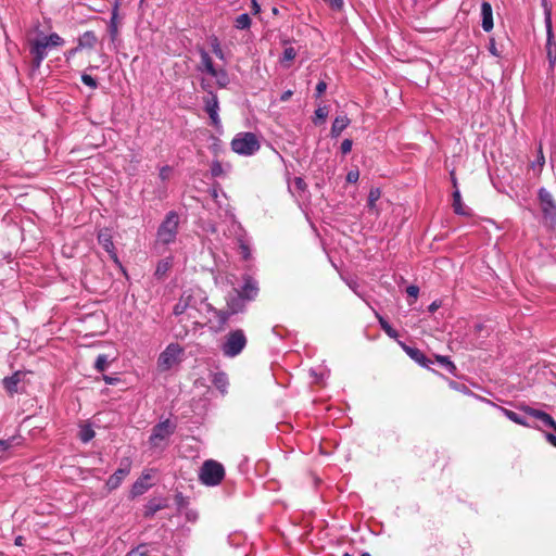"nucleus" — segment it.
<instances>
[{
	"instance_id": "f257e3e1",
	"label": "nucleus",
	"mask_w": 556,
	"mask_h": 556,
	"mask_svg": "<svg viewBox=\"0 0 556 556\" xmlns=\"http://www.w3.org/2000/svg\"><path fill=\"white\" fill-rule=\"evenodd\" d=\"M204 309H212V304L206 302L201 290L189 289L182 292L174 306V314L176 316L187 314L188 318L197 319L198 314L204 313Z\"/></svg>"
},
{
	"instance_id": "f03ea898",
	"label": "nucleus",
	"mask_w": 556,
	"mask_h": 556,
	"mask_svg": "<svg viewBox=\"0 0 556 556\" xmlns=\"http://www.w3.org/2000/svg\"><path fill=\"white\" fill-rule=\"evenodd\" d=\"M63 37H34L28 41L30 54L33 55V65L39 68L42 60L48 55V52L63 45Z\"/></svg>"
},
{
	"instance_id": "7ed1b4c3",
	"label": "nucleus",
	"mask_w": 556,
	"mask_h": 556,
	"mask_svg": "<svg viewBox=\"0 0 556 556\" xmlns=\"http://www.w3.org/2000/svg\"><path fill=\"white\" fill-rule=\"evenodd\" d=\"M179 215L175 211H170L165 215L156 232V245H168L176 241L179 227Z\"/></svg>"
},
{
	"instance_id": "20e7f679",
	"label": "nucleus",
	"mask_w": 556,
	"mask_h": 556,
	"mask_svg": "<svg viewBox=\"0 0 556 556\" xmlns=\"http://www.w3.org/2000/svg\"><path fill=\"white\" fill-rule=\"evenodd\" d=\"M231 149L240 155H253L261 148L260 141L253 132H239L231 140Z\"/></svg>"
},
{
	"instance_id": "39448f33",
	"label": "nucleus",
	"mask_w": 556,
	"mask_h": 556,
	"mask_svg": "<svg viewBox=\"0 0 556 556\" xmlns=\"http://www.w3.org/2000/svg\"><path fill=\"white\" fill-rule=\"evenodd\" d=\"M199 477L205 485H217L225 477L224 466L213 459L205 460L200 469Z\"/></svg>"
},
{
	"instance_id": "423d86ee",
	"label": "nucleus",
	"mask_w": 556,
	"mask_h": 556,
	"mask_svg": "<svg viewBox=\"0 0 556 556\" xmlns=\"http://www.w3.org/2000/svg\"><path fill=\"white\" fill-rule=\"evenodd\" d=\"M247 337L242 329L230 331L222 345L223 354L227 357L239 355L247 345Z\"/></svg>"
},
{
	"instance_id": "0eeeda50",
	"label": "nucleus",
	"mask_w": 556,
	"mask_h": 556,
	"mask_svg": "<svg viewBox=\"0 0 556 556\" xmlns=\"http://www.w3.org/2000/svg\"><path fill=\"white\" fill-rule=\"evenodd\" d=\"M184 349L177 343H170L160 354L157 358V367L162 371L169 370L174 365L180 362Z\"/></svg>"
},
{
	"instance_id": "6e6552de",
	"label": "nucleus",
	"mask_w": 556,
	"mask_h": 556,
	"mask_svg": "<svg viewBox=\"0 0 556 556\" xmlns=\"http://www.w3.org/2000/svg\"><path fill=\"white\" fill-rule=\"evenodd\" d=\"M540 206L546 225L556 227V204L552 194L544 188L539 190Z\"/></svg>"
},
{
	"instance_id": "1a4fd4ad",
	"label": "nucleus",
	"mask_w": 556,
	"mask_h": 556,
	"mask_svg": "<svg viewBox=\"0 0 556 556\" xmlns=\"http://www.w3.org/2000/svg\"><path fill=\"white\" fill-rule=\"evenodd\" d=\"M203 102H204V105H205V111H206V113L208 114V116L211 118L212 125L216 129H219L222 127V122H220V118H219V115H218L219 103H218L217 96L215 93H213V92H210L203 99Z\"/></svg>"
},
{
	"instance_id": "9d476101",
	"label": "nucleus",
	"mask_w": 556,
	"mask_h": 556,
	"mask_svg": "<svg viewBox=\"0 0 556 556\" xmlns=\"http://www.w3.org/2000/svg\"><path fill=\"white\" fill-rule=\"evenodd\" d=\"M175 430V426L167 419L159 422L153 427L150 442L152 445H157L160 441L167 439Z\"/></svg>"
},
{
	"instance_id": "9b49d317",
	"label": "nucleus",
	"mask_w": 556,
	"mask_h": 556,
	"mask_svg": "<svg viewBox=\"0 0 556 556\" xmlns=\"http://www.w3.org/2000/svg\"><path fill=\"white\" fill-rule=\"evenodd\" d=\"M522 409L527 415L539 419L544 426L553 428L556 431V421L549 414L530 406H525Z\"/></svg>"
},
{
	"instance_id": "f8f14e48",
	"label": "nucleus",
	"mask_w": 556,
	"mask_h": 556,
	"mask_svg": "<svg viewBox=\"0 0 556 556\" xmlns=\"http://www.w3.org/2000/svg\"><path fill=\"white\" fill-rule=\"evenodd\" d=\"M238 292L245 301H252L257 296L258 293L257 282L252 277L245 276L244 285Z\"/></svg>"
},
{
	"instance_id": "ddd939ff",
	"label": "nucleus",
	"mask_w": 556,
	"mask_h": 556,
	"mask_svg": "<svg viewBox=\"0 0 556 556\" xmlns=\"http://www.w3.org/2000/svg\"><path fill=\"white\" fill-rule=\"evenodd\" d=\"M405 353L422 367H429L432 362L417 348H412L403 342H399Z\"/></svg>"
},
{
	"instance_id": "4468645a",
	"label": "nucleus",
	"mask_w": 556,
	"mask_h": 556,
	"mask_svg": "<svg viewBox=\"0 0 556 556\" xmlns=\"http://www.w3.org/2000/svg\"><path fill=\"white\" fill-rule=\"evenodd\" d=\"M26 377V372L24 371H15L12 376L5 377L3 379V387L10 394H14L18 392V384Z\"/></svg>"
},
{
	"instance_id": "2eb2a0df",
	"label": "nucleus",
	"mask_w": 556,
	"mask_h": 556,
	"mask_svg": "<svg viewBox=\"0 0 556 556\" xmlns=\"http://www.w3.org/2000/svg\"><path fill=\"white\" fill-rule=\"evenodd\" d=\"M481 25L484 31L489 33L493 28L492 7L489 2L481 4Z\"/></svg>"
},
{
	"instance_id": "dca6fc26",
	"label": "nucleus",
	"mask_w": 556,
	"mask_h": 556,
	"mask_svg": "<svg viewBox=\"0 0 556 556\" xmlns=\"http://www.w3.org/2000/svg\"><path fill=\"white\" fill-rule=\"evenodd\" d=\"M98 241L99 243L104 248V250L114 258V261H117V256L114 252V244L112 241V237L110 232L105 230H101L98 235Z\"/></svg>"
},
{
	"instance_id": "f3484780",
	"label": "nucleus",
	"mask_w": 556,
	"mask_h": 556,
	"mask_svg": "<svg viewBox=\"0 0 556 556\" xmlns=\"http://www.w3.org/2000/svg\"><path fill=\"white\" fill-rule=\"evenodd\" d=\"M129 473V466L118 468L106 481V485L110 490H114L119 486L124 478Z\"/></svg>"
},
{
	"instance_id": "a211bd4d",
	"label": "nucleus",
	"mask_w": 556,
	"mask_h": 556,
	"mask_svg": "<svg viewBox=\"0 0 556 556\" xmlns=\"http://www.w3.org/2000/svg\"><path fill=\"white\" fill-rule=\"evenodd\" d=\"M199 52L201 55L200 70L205 71L212 77H218L217 70L214 67L213 61L210 58L208 53L203 48H201Z\"/></svg>"
},
{
	"instance_id": "6ab92c4d",
	"label": "nucleus",
	"mask_w": 556,
	"mask_h": 556,
	"mask_svg": "<svg viewBox=\"0 0 556 556\" xmlns=\"http://www.w3.org/2000/svg\"><path fill=\"white\" fill-rule=\"evenodd\" d=\"M235 295H230L227 300V305L230 313L236 314L241 312L245 306V300L235 290Z\"/></svg>"
},
{
	"instance_id": "aec40b11",
	"label": "nucleus",
	"mask_w": 556,
	"mask_h": 556,
	"mask_svg": "<svg viewBox=\"0 0 556 556\" xmlns=\"http://www.w3.org/2000/svg\"><path fill=\"white\" fill-rule=\"evenodd\" d=\"M350 119L346 115H339L334 118L331 126V136L339 137L340 134L349 126Z\"/></svg>"
},
{
	"instance_id": "412c9836",
	"label": "nucleus",
	"mask_w": 556,
	"mask_h": 556,
	"mask_svg": "<svg viewBox=\"0 0 556 556\" xmlns=\"http://www.w3.org/2000/svg\"><path fill=\"white\" fill-rule=\"evenodd\" d=\"M204 313L212 314L217 321V328L222 329L228 321L229 316L232 315L230 311H219L212 306V309H204Z\"/></svg>"
},
{
	"instance_id": "4be33fe9",
	"label": "nucleus",
	"mask_w": 556,
	"mask_h": 556,
	"mask_svg": "<svg viewBox=\"0 0 556 556\" xmlns=\"http://www.w3.org/2000/svg\"><path fill=\"white\" fill-rule=\"evenodd\" d=\"M172 266H173L172 257H166L164 260H161L156 265L154 276L160 280L164 279L167 276V273L169 271Z\"/></svg>"
},
{
	"instance_id": "5701e85b",
	"label": "nucleus",
	"mask_w": 556,
	"mask_h": 556,
	"mask_svg": "<svg viewBox=\"0 0 556 556\" xmlns=\"http://www.w3.org/2000/svg\"><path fill=\"white\" fill-rule=\"evenodd\" d=\"M453 185L455 187V190L453 192V208L454 212L458 215H466L467 211L463 204L460 192L456 187V179H453Z\"/></svg>"
},
{
	"instance_id": "b1692460",
	"label": "nucleus",
	"mask_w": 556,
	"mask_h": 556,
	"mask_svg": "<svg viewBox=\"0 0 556 556\" xmlns=\"http://www.w3.org/2000/svg\"><path fill=\"white\" fill-rule=\"evenodd\" d=\"M212 382L223 393L226 392V389L228 387V377L225 372L214 374Z\"/></svg>"
},
{
	"instance_id": "393cba45",
	"label": "nucleus",
	"mask_w": 556,
	"mask_h": 556,
	"mask_svg": "<svg viewBox=\"0 0 556 556\" xmlns=\"http://www.w3.org/2000/svg\"><path fill=\"white\" fill-rule=\"evenodd\" d=\"M382 330L392 339H397L399 332L377 312L375 313Z\"/></svg>"
},
{
	"instance_id": "a878e982",
	"label": "nucleus",
	"mask_w": 556,
	"mask_h": 556,
	"mask_svg": "<svg viewBox=\"0 0 556 556\" xmlns=\"http://www.w3.org/2000/svg\"><path fill=\"white\" fill-rule=\"evenodd\" d=\"M296 50L293 47H286L280 59V63L285 67H289L290 63L295 59Z\"/></svg>"
},
{
	"instance_id": "bb28decb",
	"label": "nucleus",
	"mask_w": 556,
	"mask_h": 556,
	"mask_svg": "<svg viewBox=\"0 0 556 556\" xmlns=\"http://www.w3.org/2000/svg\"><path fill=\"white\" fill-rule=\"evenodd\" d=\"M546 50L549 64L554 66L556 61V42L554 41V37H547Z\"/></svg>"
},
{
	"instance_id": "cd10ccee",
	"label": "nucleus",
	"mask_w": 556,
	"mask_h": 556,
	"mask_svg": "<svg viewBox=\"0 0 556 556\" xmlns=\"http://www.w3.org/2000/svg\"><path fill=\"white\" fill-rule=\"evenodd\" d=\"M503 414L511 421H514L515 424H518V425H521V426H526V427H529V424L522 418L520 417L517 413L513 412V410H509L507 408H501Z\"/></svg>"
},
{
	"instance_id": "c85d7f7f",
	"label": "nucleus",
	"mask_w": 556,
	"mask_h": 556,
	"mask_svg": "<svg viewBox=\"0 0 556 556\" xmlns=\"http://www.w3.org/2000/svg\"><path fill=\"white\" fill-rule=\"evenodd\" d=\"M380 197H381L380 189H378V188L370 189L369 194H368V203H367L369 210L377 211L376 203L380 199Z\"/></svg>"
},
{
	"instance_id": "c756f323",
	"label": "nucleus",
	"mask_w": 556,
	"mask_h": 556,
	"mask_svg": "<svg viewBox=\"0 0 556 556\" xmlns=\"http://www.w3.org/2000/svg\"><path fill=\"white\" fill-rule=\"evenodd\" d=\"M94 431L93 429L89 426V425H84L80 427V430H79V439L84 442V443H87L89 442L91 439L94 438Z\"/></svg>"
},
{
	"instance_id": "7c9ffc66",
	"label": "nucleus",
	"mask_w": 556,
	"mask_h": 556,
	"mask_svg": "<svg viewBox=\"0 0 556 556\" xmlns=\"http://www.w3.org/2000/svg\"><path fill=\"white\" fill-rule=\"evenodd\" d=\"M166 505L159 502H154V501H151L148 503V505L146 506V511H144V516L146 517H152L156 511L165 508Z\"/></svg>"
},
{
	"instance_id": "2f4dec72",
	"label": "nucleus",
	"mask_w": 556,
	"mask_h": 556,
	"mask_svg": "<svg viewBox=\"0 0 556 556\" xmlns=\"http://www.w3.org/2000/svg\"><path fill=\"white\" fill-rule=\"evenodd\" d=\"M435 359L439 364L445 367L448 372L455 374L456 366L447 356L437 355Z\"/></svg>"
},
{
	"instance_id": "473e14b6",
	"label": "nucleus",
	"mask_w": 556,
	"mask_h": 556,
	"mask_svg": "<svg viewBox=\"0 0 556 556\" xmlns=\"http://www.w3.org/2000/svg\"><path fill=\"white\" fill-rule=\"evenodd\" d=\"M250 24H251V18L249 16V14H247V13H243L236 18V27L240 30H244V29L249 28Z\"/></svg>"
},
{
	"instance_id": "72a5a7b5",
	"label": "nucleus",
	"mask_w": 556,
	"mask_h": 556,
	"mask_svg": "<svg viewBox=\"0 0 556 556\" xmlns=\"http://www.w3.org/2000/svg\"><path fill=\"white\" fill-rule=\"evenodd\" d=\"M108 365H109V361H108L106 355H104V354L98 355L96 363H94L96 369L98 371H104L108 368Z\"/></svg>"
},
{
	"instance_id": "f704fd0d",
	"label": "nucleus",
	"mask_w": 556,
	"mask_h": 556,
	"mask_svg": "<svg viewBox=\"0 0 556 556\" xmlns=\"http://www.w3.org/2000/svg\"><path fill=\"white\" fill-rule=\"evenodd\" d=\"M149 485L144 484L142 480H138L134 483L131 494L134 496L140 495L148 490Z\"/></svg>"
},
{
	"instance_id": "c9c22d12",
	"label": "nucleus",
	"mask_w": 556,
	"mask_h": 556,
	"mask_svg": "<svg viewBox=\"0 0 556 556\" xmlns=\"http://www.w3.org/2000/svg\"><path fill=\"white\" fill-rule=\"evenodd\" d=\"M117 23H118L117 3H115L113 13H112L111 25H110V29H111L112 34H115L118 31Z\"/></svg>"
},
{
	"instance_id": "e433bc0d",
	"label": "nucleus",
	"mask_w": 556,
	"mask_h": 556,
	"mask_svg": "<svg viewBox=\"0 0 556 556\" xmlns=\"http://www.w3.org/2000/svg\"><path fill=\"white\" fill-rule=\"evenodd\" d=\"M172 173H173V168L168 165H164L160 168L159 178L162 181H166L170 178Z\"/></svg>"
},
{
	"instance_id": "4c0bfd02",
	"label": "nucleus",
	"mask_w": 556,
	"mask_h": 556,
	"mask_svg": "<svg viewBox=\"0 0 556 556\" xmlns=\"http://www.w3.org/2000/svg\"><path fill=\"white\" fill-rule=\"evenodd\" d=\"M81 81H83L86 86L90 87L91 89H96V88H97V86H98V85H97V80H96L92 76H90V75H88V74H84V75L81 76Z\"/></svg>"
},
{
	"instance_id": "58836bf2",
	"label": "nucleus",
	"mask_w": 556,
	"mask_h": 556,
	"mask_svg": "<svg viewBox=\"0 0 556 556\" xmlns=\"http://www.w3.org/2000/svg\"><path fill=\"white\" fill-rule=\"evenodd\" d=\"M217 74H218V77H215L217 84L222 87L226 86L228 84L227 73L225 71L220 70V71H217Z\"/></svg>"
},
{
	"instance_id": "ea45409f",
	"label": "nucleus",
	"mask_w": 556,
	"mask_h": 556,
	"mask_svg": "<svg viewBox=\"0 0 556 556\" xmlns=\"http://www.w3.org/2000/svg\"><path fill=\"white\" fill-rule=\"evenodd\" d=\"M327 115H328V110L327 108L323 106V108H318L316 111H315V116H316V119H319L321 122H324L326 118H327Z\"/></svg>"
},
{
	"instance_id": "a19ab883",
	"label": "nucleus",
	"mask_w": 556,
	"mask_h": 556,
	"mask_svg": "<svg viewBox=\"0 0 556 556\" xmlns=\"http://www.w3.org/2000/svg\"><path fill=\"white\" fill-rule=\"evenodd\" d=\"M353 142L351 139H344L341 143V152L348 154L352 150Z\"/></svg>"
},
{
	"instance_id": "79ce46f5",
	"label": "nucleus",
	"mask_w": 556,
	"mask_h": 556,
	"mask_svg": "<svg viewBox=\"0 0 556 556\" xmlns=\"http://www.w3.org/2000/svg\"><path fill=\"white\" fill-rule=\"evenodd\" d=\"M212 49L216 56H218L219 59H224V53L217 41V38H215L214 41L212 42Z\"/></svg>"
},
{
	"instance_id": "37998d69",
	"label": "nucleus",
	"mask_w": 556,
	"mask_h": 556,
	"mask_svg": "<svg viewBox=\"0 0 556 556\" xmlns=\"http://www.w3.org/2000/svg\"><path fill=\"white\" fill-rule=\"evenodd\" d=\"M359 178V172L357 169L350 170L346 175V181L350 184H355Z\"/></svg>"
},
{
	"instance_id": "c03bdc74",
	"label": "nucleus",
	"mask_w": 556,
	"mask_h": 556,
	"mask_svg": "<svg viewBox=\"0 0 556 556\" xmlns=\"http://www.w3.org/2000/svg\"><path fill=\"white\" fill-rule=\"evenodd\" d=\"M406 293L408 296L413 298L414 300H416L418 298V294H419V288L417 286H408L406 288Z\"/></svg>"
},
{
	"instance_id": "a18cd8bd",
	"label": "nucleus",
	"mask_w": 556,
	"mask_h": 556,
	"mask_svg": "<svg viewBox=\"0 0 556 556\" xmlns=\"http://www.w3.org/2000/svg\"><path fill=\"white\" fill-rule=\"evenodd\" d=\"M489 51L495 55V56H500L502 51L498 50L497 46H496V42L494 40V38H491L490 40V45H489Z\"/></svg>"
},
{
	"instance_id": "49530a36",
	"label": "nucleus",
	"mask_w": 556,
	"mask_h": 556,
	"mask_svg": "<svg viewBox=\"0 0 556 556\" xmlns=\"http://www.w3.org/2000/svg\"><path fill=\"white\" fill-rule=\"evenodd\" d=\"M126 556H148L143 546L131 549Z\"/></svg>"
},
{
	"instance_id": "de8ad7c7",
	"label": "nucleus",
	"mask_w": 556,
	"mask_h": 556,
	"mask_svg": "<svg viewBox=\"0 0 556 556\" xmlns=\"http://www.w3.org/2000/svg\"><path fill=\"white\" fill-rule=\"evenodd\" d=\"M211 172L214 177L219 176L223 173V167L219 162H214L211 166Z\"/></svg>"
},
{
	"instance_id": "09e8293b",
	"label": "nucleus",
	"mask_w": 556,
	"mask_h": 556,
	"mask_svg": "<svg viewBox=\"0 0 556 556\" xmlns=\"http://www.w3.org/2000/svg\"><path fill=\"white\" fill-rule=\"evenodd\" d=\"M240 253L244 260H248L251 255L250 248L244 242L240 243Z\"/></svg>"
},
{
	"instance_id": "8fccbe9b",
	"label": "nucleus",
	"mask_w": 556,
	"mask_h": 556,
	"mask_svg": "<svg viewBox=\"0 0 556 556\" xmlns=\"http://www.w3.org/2000/svg\"><path fill=\"white\" fill-rule=\"evenodd\" d=\"M330 8L340 10L343 7V0H324Z\"/></svg>"
},
{
	"instance_id": "3c124183",
	"label": "nucleus",
	"mask_w": 556,
	"mask_h": 556,
	"mask_svg": "<svg viewBox=\"0 0 556 556\" xmlns=\"http://www.w3.org/2000/svg\"><path fill=\"white\" fill-rule=\"evenodd\" d=\"M545 25H546V33L547 35H552V22H551V14L549 12L545 9Z\"/></svg>"
},
{
	"instance_id": "603ef678",
	"label": "nucleus",
	"mask_w": 556,
	"mask_h": 556,
	"mask_svg": "<svg viewBox=\"0 0 556 556\" xmlns=\"http://www.w3.org/2000/svg\"><path fill=\"white\" fill-rule=\"evenodd\" d=\"M327 89V84L325 81H319L316 86V97H320Z\"/></svg>"
},
{
	"instance_id": "864d4df0",
	"label": "nucleus",
	"mask_w": 556,
	"mask_h": 556,
	"mask_svg": "<svg viewBox=\"0 0 556 556\" xmlns=\"http://www.w3.org/2000/svg\"><path fill=\"white\" fill-rule=\"evenodd\" d=\"M440 306H441V302H439V301H433V302L429 305L428 311H429L430 313H433V312H435Z\"/></svg>"
},
{
	"instance_id": "5fc2aeb1",
	"label": "nucleus",
	"mask_w": 556,
	"mask_h": 556,
	"mask_svg": "<svg viewBox=\"0 0 556 556\" xmlns=\"http://www.w3.org/2000/svg\"><path fill=\"white\" fill-rule=\"evenodd\" d=\"M292 94H293V91H292V90H287V91H285V92L281 94L280 100H281L282 102H286V101H288V100L292 97Z\"/></svg>"
},
{
	"instance_id": "6e6d98bb",
	"label": "nucleus",
	"mask_w": 556,
	"mask_h": 556,
	"mask_svg": "<svg viewBox=\"0 0 556 556\" xmlns=\"http://www.w3.org/2000/svg\"><path fill=\"white\" fill-rule=\"evenodd\" d=\"M11 446V442L9 440H0V451H5Z\"/></svg>"
},
{
	"instance_id": "4d7b16f0",
	"label": "nucleus",
	"mask_w": 556,
	"mask_h": 556,
	"mask_svg": "<svg viewBox=\"0 0 556 556\" xmlns=\"http://www.w3.org/2000/svg\"><path fill=\"white\" fill-rule=\"evenodd\" d=\"M545 438L553 446L556 447V435L552 433H546Z\"/></svg>"
},
{
	"instance_id": "13d9d810",
	"label": "nucleus",
	"mask_w": 556,
	"mask_h": 556,
	"mask_svg": "<svg viewBox=\"0 0 556 556\" xmlns=\"http://www.w3.org/2000/svg\"><path fill=\"white\" fill-rule=\"evenodd\" d=\"M24 541H25V539L23 536L18 535V536L15 538V545L23 546L24 545Z\"/></svg>"
},
{
	"instance_id": "bf43d9fd",
	"label": "nucleus",
	"mask_w": 556,
	"mask_h": 556,
	"mask_svg": "<svg viewBox=\"0 0 556 556\" xmlns=\"http://www.w3.org/2000/svg\"><path fill=\"white\" fill-rule=\"evenodd\" d=\"M252 4H253V10L257 13L260 11V5L257 4V2L255 0L252 1Z\"/></svg>"
},
{
	"instance_id": "052dcab7",
	"label": "nucleus",
	"mask_w": 556,
	"mask_h": 556,
	"mask_svg": "<svg viewBox=\"0 0 556 556\" xmlns=\"http://www.w3.org/2000/svg\"><path fill=\"white\" fill-rule=\"evenodd\" d=\"M182 501H184L182 495H181V494H177V495H176V502H177V504H179V505H180V504L182 503Z\"/></svg>"
},
{
	"instance_id": "680f3d73",
	"label": "nucleus",
	"mask_w": 556,
	"mask_h": 556,
	"mask_svg": "<svg viewBox=\"0 0 556 556\" xmlns=\"http://www.w3.org/2000/svg\"><path fill=\"white\" fill-rule=\"evenodd\" d=\"M302 185H303V180L301 178H298L296 179V186L298 187H302Z\"/></svg>"
},
{
	"instance_id": "e2e57ef3",
	"label": "nucleus",
	"mask_w": 556,
	"mask_h": 556,
	"mask_svg": "<svg viewBox=\"0 0 556 556\" xmlns=\"http://www.w3.org/2000/svg\"><path fill=\"white\" fill-rule=\"evenodd\" d=\"M349 286H350V288H352V289L356 292V290H355V285H351V283H349Z\"/></svg>"
},
{
	"instance_id": "0e129e2a",
	"label": "nucleus",
	"mask_w": 556,
	"mask_h": 556,
	"mask_svg": "<svg viewBox=\"0 0 556 556\" xmlns=\"http://www.w3.org/2000/svg\"><path fill=\"white\" fill-rule=\"evenodd\" d=\"M362 556H370L368 553H364L362 554Z\"/></svg>"
},
{
	"instance_id": "69168bd1",
	"label": "nucleus",
	"mask_w": 556,
	"mask_h": 556,
	"mask_svg": "<svg viewBox=\"0 0 556 556\" xmlns=\"http://www.w3.org/2000/svg\"><path fill=\"white\" fill-rule=\"evenodd\" d=\"M343 556H352V555H350V554L345 553Z\"/></svg>"
}]
</instances>
